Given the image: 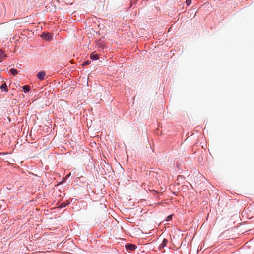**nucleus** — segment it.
<instances>
[{
  "mask_svg": "<svg viewBox=\"0 0 254 254\" xmlns=\"http://www.w3.org/2000/svg\"><path fill=\"white\" fill-rule=\"evenodd\" d=\"M125 247L127 250L128 251H134L137 248L136 246L132 244H128L127 245H126Z\"/></svg>",
  "mask_w": 254,
  "mask_h": 254,
  "instance_id": "f257e3e1",
  "label": "nucleus"
},
{
  "mask_svg": "<svg viewBox=\"0 0 254 254\" xmlns=\"http://www.w3.org/2000/svg\"><path fill=\"white\" fill-rule=\"evenodd\" d=\"M41 37L43 39L47 41H49L51 39L52 36L49 33H43L41 35Z\"/></svg>",
  "mask_w": 254,
  "mask_h": 254,
  "instance_id": "f03ea898",
  "label": "nucleus"
},
{
  "mask_svg": "<svg viewBox=\"0 0 254 254\" xmlns=\"http://www.w3.org/2000/svg\"><path fill=\"white\" fill-rule=\"evenodd\" d=\"M45 76L46 73L45 71H40L38 72L37 74V77L40 80H44L45 79Z\"/></svg>",
  "mask_w": 254,
  "mask_h": 254,
  "instance_id": "7ed1b4c3",
  "label": "nucleus"
},
{
  "mask_svg": "<svg viewBox=\"0 0 254 254\" xmlns=\"http://www.w3.org/2000/svg\"><path fill=\"white\" fill-rule=\"evenodd\" d=\"M90 57L93 60H97L99 59L98 55L95 52L91 53Z\"/></svg>",
  "mask_w": 254,
  "mask_h": 254,
  "instance_id": "20e7f679",
  "label": "nucleus"
},
{
  "mask_svg": "<svg viewBox=\"0 0 254 254\" xmlns=\"http://www.w3.org/2000/svg\"><path fill=\"white\" fill-rule=\"evenodd\" d=\"M22 89L24 93H27L30 90V87L28 85H25L22 87Z\"/></svg>",
  "mask_w": 254,
  "mask_h": 254,
  "instance_id": "39448f33",
  "label": "nucleus"
},
{
  "mask_svg": "<svg viewBox=\"0 0 254 254\" xmlns=\"http://www.w3.org/2000/svg\"><path fill=\"white\" fill-rule=\"evenodd\" d=\"M168 242V240L166 239H164L162 243L160 245V248H164L166 246V244Z\"/></svg>",
  "mask_w": 254,
  "mask_h": 254,
  "instance_id": "423d86ee",
  "label": "nucleus"
},
{
  "mask_svg": "<svg viewBox=\"0 0 254 254\" xmlns=\"http://www.w3.org/2000/svg\"><path fill=\"white\" fill-rule=\"evenodd\" d=\"M0 89H1L2 90H4L6 92L8 91L7 86L5 83H3L1 85Z\"/></svg>",
  "mask_w": 254,
  "mask_h": 254,
  "instance_id": "0eeeda50",
  "label": "nucleus"
},
{
  "mask_svg": "<svg viewBox=\"0 0 254 254\" xmlns=\"http://www.w3.org/2000/svg\"><path fill=\"white\" fill-rule=\"evenodd\" d=\"M10 73H11L12 75H16L17 74V70L15 69H14V68H12V69H10V70H9Z\"/></svg>",
  "mask_w": 254,
  "mask_h": 254,
  "instance_id": "6e6552de",
  "label": "nucleus"
},
{
  "mask_svg": "<svg viewBox=\"0 0 254 254\" xmlns=\"http://www.w3.org/2000/svg\"><path fill=\"white\" fill-rule=\"evenodd\" d=\"M90 63H91V61L90 60H86L83 63L82 65L83 66H87V65L90 64Z\"/></svg>",
  "mask_w": 254,
  "mask_h": 254,
  "instance_id": "1a4fd4ad",
  "label": "nucleus"
},
{
  "mask_svg": "<svg viewBox=\"0 0 254 254\" xmlns=\"http://www.w3.org/2000/svg\"><path fill=\"white\" fill-rule=\"evenodd\" d=\"M172 216L173 215H170L169 216H168L167 218V219H166V221H170L172 219Z\"/></svg>",
  "mask_w": 254,
  "mask_h": 254,
  "instance_id": "9d476101",
  "label": "nucleus"
},
{
  "mask_svg": "<svg viewBox=\"0 0 254 254\" xmlns=\"http://www.w3.org/2000/svg\"><path fill=\"white\" fill-rule=\"evenodd\" d=\"M186 3L187 5H190L191 3V0H186Z\"/></svg>",
  "mask_w": 254,
  "mask_h": 254,
  "instance_id": "9b49d317",
  "label": "nucleus"
},
{
  "mask_svg": "<svg viewBox=\"0 0 254 254\" xmlns=\"http://www.w3.org/2000/svg\"><path fill=\"white\" fill-rule=\"evenodd\" d=\"M67 204L63 202V203H62L61 204V208H63V207H65L66 206H67Z\"/></svg>",
  "mask_w": 254,
  "mask_h": 254,
  "instance_id": "f8f14e48",
  "label": "nucleus"
}]
</instances>
